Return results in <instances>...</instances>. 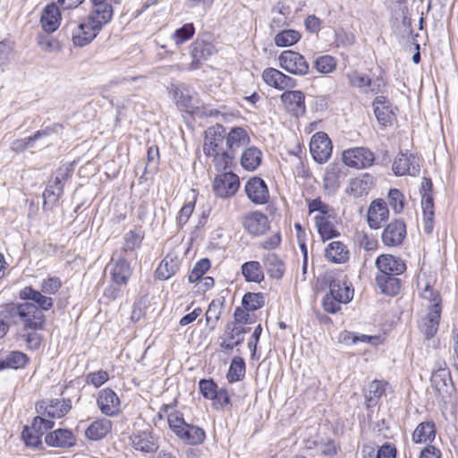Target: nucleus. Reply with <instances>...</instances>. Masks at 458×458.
<instances>
[{"mask_svg": "<svg viewBox=\"0 0 458 458\" xmlns=\"http://www.w3.org/2000/svg\"><path fill=\"white\" fill-rule=\"evenodd\" d=\"M30 358L27 354L20 351L9 352L4 359L0 360V370L5 369H23L29 363Z\"/></svg>", "mask_w": 458, "mask_h": 458, "instance_id": "obj_33", "label": "nucleus"}, {"mask_svg": "<svg viewBox=\"0 0 458 458\" xmlns=\"http://www.w3.org/2000/svg\"><path fill=\"white\" fill-rule=\"evenodd\" d=\"M420 295L423 300L428 301V305L430 310L435 309L436 305H437L438 307H442V300L439 293L435 291L428 284H426Z\"/></svg>", "mask_w": 458, "mask_h": 458, "instance_id": "obj_53", "label": "nucleus"}, {"mask_svg": "<svg viewBox=\"0 0 458 458\" xmlns=\"http://www.w3.org/2000/svg\"><path fill=\"white\" fill-rule=\"evenodd\" d=\"M179 267V261L176 257L167 255L158 265L156 275L160 280H167L174 276Z\"/></svg>", "mask_w": 458, "mask_h": 458, "instance_id": "obj_36", "label": "nucleus"}, {"mask_svg": "<svg viewBox=\"0 0 458 458\" xmlns=\"http://www.w3.org/2000/svg\"><path fill=\"white\" fill-rule=\"evenodd\" d=\"M143 238L144 234L140 228L129 231L123 237V250L128 252L140 248Z\"/></svg>", "mask_w": 458, "mask_h": 458, "instance_id": "obj_44", "label": "nucleus"}, {"mask_svg": "<svg viewBox=\"0 0 458 458\" xmlns=\"http://www.w3.org/2000/svg\"><path fill=\"white\" fill-rule=\"evenodd\" d=\"M374 153L367 148H352L344 151L343 162L353 168H367L374 163Z\"/></svg>", "mask_w": 458, "mask_h": 458, "instance_id": "obj_6", "label": "nucleus"}, {"mask_svg": "<svg viewBox=\"0 0 458 458\" xmlns=\"http://www.w3.org/2000/svg\"><path fill=\"white\" fill-rule=\"evenodd\" d=\"M330 294L341 303H348L353 298V289H352L346 283L340 281H334L330 284Z\"/></svg>", "mask_w": 458, "mask_h": 458, "instance_id": "obj_38", "label": "nucleus"}, {"mask_svg": "<svg viewBox=\"0 0 458 458\" xmlns=\"http://www.w3.org/2000/svg\"><path fill=\"white\" fill-rule=\"evenodd\" d=\"M112 428V422L107 419H99L93 421L86 429V437L90 440H100L105 437Z\"/></svg>", "mask_w": 458, "mask_h": 458, "instance_id": "obj_30", "label": "nucleus"}, {"mask_svg": "<svg viewBox=\"0 0 458 458\" xmlns=\"http://www.w3.org/2000/svg\"><path fill=\"white\" fill-rule=\"evenodd\" d=\"M223 302L219 300H213L206 311V322L210 330L215 329L222 313Z\"/></svg>", "mask_w": 458, "mask_h": 458, "instance_id": "obj_46", "label": "nucleus"}, {"mask_svg": "<svg viewBox=\"0 0 458 458\" xmlns=\"http://www.w3.org/2000/svg\"><path fill=\"white\" fill-rule=\"evenodd\" d=\"M50 133V129H46L42 131H38L34 135L24 138L18 139L13 141L12 149L15 152H22L28 148L32 147V143L38 140V139L47 136Z\"/></svg>", "mask_w": 458, "mask_h": 458, "instance_id": "obj_45", "label": "nucleus"}, {"mask_svg": "<svg viewBox=\"0 0 458 458\" xmlns=\"http://www.w3.org/2000/svg\"><path fill=\"white\" fill-rule=\"evenodd\" d=\"M341 170L336 165H329L325 172L323 182L324 188L329 191H334L339 187V178Z\"/></svg>", "mask_w": 458, "mask_h": 458, "instance_id": "obj_42", "label": "nucleus"}, {"mask_svg": "<svg viewBox=\"0 0 458 458\" xmlns=\"http://www.w3.org/2000/svg\"><path fill=\"white\" fill-rule=\"evenodd\" d=\"M21 438L27 446L38 447L42 444L41 437L31 427L26 426L21 432Z\"/></svg>", "mask_w": 458, "mask_h": 458, "instance_id": "obj_57", "label": "nucleus"}, {"mask_svg": "<svg viewBox=\"0 0 458 458\" xmlns=\"http://www.w3.org/2000/svg\"><path fill=\"white\" fill-rule=\"evenodd\" d=\"M442 307L436 305L435 309L429 310L425 318L420 322V328L427 338L433 337L438 328Z\"/></svg>", "mask_w": 458, "mask_h": 458, "instance_id": "obj_24", "label": "nucleus"}, {"mask_svg": "<svg viewBox=\"0 0 458 458\" xmlns=\"http://www.w3.org/2000/svg\"><path fill=\"white\" fill-rule=\"evenodd\" d=\"M263 81L270 87L279 90L293 89L296 81L275 68H267L262 72Z\"/></svg>", "mask_w": 458, "mask_h": 458, "instance_id": "obj_15", "label": "nucleus"}, {"mask_svg": "<svg viewBox=\"0 0 458 458\" xmlns=\"http://www.w3.org/2000/svg\"><path fill=\"white\" fill-rule=\"evenodd\" d=\"M221 339L220 347L222 349L233 350L243 343L244 336L241 335V331L236 328L235 325L227 323Z\"/></svg>", "mask_w": 458, "mask_h": 458, "instance_id": "obj_29", "label": "nucleus"}, {"mask_svg": "<svg viewBox=\"0 0 458 458\" xmlns=\"http://www.w3.org/2000/svg\"><path fill=\"white\" fill-rule=\"evenodd\" d=\"M385 393V386L381 381H372L367 392L365 393V398L367 401V406H373L377 403V399Z\"/></svg>", "mask_w": 458, "mask_h": 458, "instance_id": "obj_48", "label": "nucleus"}, {"mask_svg": "<svg viewBox=\"0 0 458 458\" xmlns=\"http://www.w3.org/2000/svg\"><path fill=\"white\" fill-rule=\"evenodd\" d=\"M12 322L19 318L24 329L42 330L46 325V316L41 309L32 302L25 301L16 305H7Z\"/></svg>", "mask_w": 458, "mask_h": 458, "instance_id": "obj_2", "label": "nucleus"}, {"mask_svg": "<svg viewBox=\"0 0 458 458\" xmlns=\"http://www.w3.org/2000/svg\"><path fill=\"white\" fill-rule=\"evenodd\" d=\"M373 185V176L369 174H363L361 176L350 181L347 191L353 197L360 198L368 195Z\"/></svg>", "mask_w": 458, "mask_h": 458, "instance_id": "obj_22", "label": "nucleus"}, {"mask_svg": "<svg viewBox=\"0 0 458 458\" xmlns=\"http://www.w3.org/2000/svg\"><path fill=\"white\" fill-rule=\"evenodd\" d=\"M406 236V225L403 221L396 219L389 223L382 233V242L386 246L400 245Z\"/></svg>", "mask_w": 458, "mask_h": 458, "instance_id": "obj_14", "label": "nucleus"}, {"mask_svg": "<svg viewBox=\"0 0 458 458\" xmlns=\"http://www.w3.org/2000/svg\"><path fill=\"white\" fill-rule=\"evenodd\" d=\"M347 78L349 83L353 87L362 88L364 86L371 85V80L368 76L359 73L358 72H352L348 73Z\"/></svg>", "mask_w": 458, "mask_h": 458, "instance_id": "obj_63", "label": "nucleus"}, {"mask_svg": "<svg viewBox=\"0 0 458 458\" xmlns=\"http://www.w3.org/2000/svg\"><path fill=\"white\" fill-rule=\"evenodd\" d=\"M432 182L429 178L424 177L421 181V208L423 211L424 231L431 233L433 231V221L435 216L433 198L431 195Z\"/></svg>", "mask_w": 458, "mask_h": 458, "instance_id": "obj_5", "label": "nucleus"}, {"mask_svg": "<svg viewBox=\"0 0 458 458\" xmlns=\"http://www.w3.org/2000/svg\"><path fill=\"white\" fill-rule=\"evenodd\" d=\"M420 162L417 155L400 153L394 160L392 169L397 176H417L420 172Z\"/></svg>", "mask_w": 458, "mask_h": 458, "instance_id": "obj_7", "label": "nucleus"}, {"mask_svg": "<svg viewBox=\"0 0 458 458\" xmlns=\"http://www.w3.org/2000/svg\"><path fill=\"white\" fill-rule=\"evenodd\" d=\"M436 437V427L433 421L420 423L412 434V441L416 444L432 442Z\"/></svg>", "mask_w": 458, "mask_h": 458, "instance_id": "obj_34", "label": "nucleus"}, {"mask_svg": "<svg viewBox=\"0 0 458 458\" xmlns=\"http://www.w3.org/2000/svg\"><path fill=\"white\" fill-rule=\"evenodd\" d=\"M388 201L395 213H401L404 208V197L397 189H391L388 193Z\"/></svg>", "mask_w": 458, "mask_h": 458, "instance_id": "obj_56", "label": "nucleus"}, {"mask_svg": "<svg viewBox=\"0 0 458 458\" xmlns=\"http://www.w3.org/2000/svg\"><path fill=\"white\" fill-rule=\"evenodd\" d=\"M45 442L51 447L69 448L75 445L76 437L70 429L58 428L47 434Z\"/></svg>", "mask_w": 458, "mask_h": 458, "instance_id": "obj_17", "label": "nucleus"}, {"mask_svg": "<svg viewBox=\"0 0 458 458\" xmlns=\"http://www.w3.org/2000/svg\"><path fill=\"white\" fill-rule=\"evenodd\" d=\"M225 134V127L218 123L209 127L205 132L203 150L204 153L212 159L217 170L226 169L225 160L222 161L220 159L226 149Z\"/></svg>", "mask_w": 458, "mask_h": 458, "instance_id": "obj_1", "label": "nucleus"}, {"mask_svg": "<svg viewBox=\"0 0 458 458\" xmlns=\"http://www.w3.org/2000/svg\"><path fill=\"white\" fill-rule=\"evenodd\" d=\"M37 411L47 419H60L65 416L72 409L69 399H53L49 402L41 401L36 405Z\"/></svg>", "mask_w": 458, "mask_h": 458, "instance_id": "obj_9", "label": "nucleus"}, {"mask_svg": "<svg viewBox=\"0 0 458 458\" xmlns=\"http://www.w3.org/2000/svg\"><path fill=\"white\" fill-rule=\"evenodd\" d=\"M168 425L170 429L177 435L180 430L183 428V427L187 424L181 414L178 411L171 412L167 418Z\"/></svg>", "mask_w": 458, "mask_h": 458, "instance_id": "obj_58", "label": "nucleus"}, {"mask_svg": "<svg viewBox=\"0 0 458 458\" xmlns=\"http://www.w3.org/2000/svg\"><path fill=\"white\" fill-rule=\"evenodd\" d=\"M335 60L330 55H322L316 59L315 68L320 73H330L335 70Z\"/></svg>", "mask_w": 458, "mask_h": 458, "instance_id": "obj_54", "label": "nucleus"}, {"mask_svg": "<svg viewBox=\"0 0 458 458\" xmlns=\"http://www.w3.org/2000/svg\"><path fill=\"white\" fill-rule=\"evenodd\" d=\"M376 282L381 292L386 295L394 296L400 291V280L396 276L377 273Z\"/></svg>", "mask_w": 458, "mask_h": 458, "instance_id": "obj_32", "label": "nucleus"}, {"mask_svg": "<svg viewBox=\"0 0 458 458\" xmlns=\"http://www.w3.org/2000/svg\"><path fill=\"white\" fill-rule=\"evenodd\" d=\"M242 306L247 310H256L264 304L263 296L260 293H247L242 298Z\"/></svg>", "mask_w": 458, "mask_h": 458, "instance_id": "obj_52", "label": "nucleus"}, {"mask_svg": "<svg viewBox=\"0 0 458 458\" xmlns=\"http://www.w3.org/2000/svg\"><path fill=\"white\" fill-rule=\"evenodd\" d=\"M108 21L89 14L86 21L77 23L70 22L67 27L72 30V40L75 46L84 47L90 43Z\"/></svg>", "mask_w": 458, "mask_h": 458, "instance_id": "obj_3", "label": "nucleus"}, {"mask_svg": "<svg viewBox=\"0 0 458 458\" xmlns=\"http://www.w3.org/2000/svg\"><path fill=\"white\" fill-rule=\"evenodd\" d=\"M376 266L378 273L390 276H397L403 274L406 270L404 262L393 255H381L376 260Z\"/></svg>", "mask_w": 458, "mask_h": 458, "instance_id": "obj_20", "label": "nucleus"}, {"mask_svg": "<svg viewBox=\"0 0 458 458\" xmlns=\"http://www.w3.org/2000/svg\"><path fill=\"white\" fill-rule=\"evenodd\" d=\"M326 258L332 263L343 264L350 259V251L344 242L335 241L327 246Z\"/></svg>", "mask_w": 458, "mask_h": 458, "instance_id": "obj_26", "label": "nucleus"}, {"mask_svg": "<svg viewBox=\"0 0 458 458\" xmlns=\"http://www.w3.org/2000/svg\"><path fill=\"white\" fill-rule=\"evenodd\" d=\"M314 219L318 231L323 240L331 239L339 234L335 225L325 216H316Z\"/></svg>", "mask_w": 458, "mask_h": 458, "instance_id": "obj_43", "label": "nucleus"}, {"mask_svg": "<svg viewBox=\"0 0 458 458\" xmlns=\"http://www.w3.org/2000/svg\"><path fill=\"white\" fill-rule=\"evenodd\" d=\"M194 32L195 29L193 24L187 23L180 29L176 30L171 38L174 44L176 46H179L183 42L189 40L194 35Z\"/></svg>", "mask_w": 458, "mask_h": 458, "instance_id": "obj_50", "label": "nucleus"}, {"mask_svg": "<svg viewBox=\"0 0 458 458\" xmlns=\"http://www.w3.org/2000/svg\"><path fill=\"white\" fill-rule=\"evenodd\" d=\"M200 393L205 398L212 399L216 396V392L218 389L216 384L213 380L201 379L199 383Z\"/></svg>", "mask_w": 458, "mask_h": 458, "instance_id": "obj_62", "label": "nucleus"}, {"mask_svg": "<svg viewBox=\"0 0 458 458\" xmlns=\"http://www.w3.org/2000/svg\"><path fill=\"white\" fill-rule=\"evenodd\" d=\"M176 436L187 445H198L204 441L205 431L191 424H186Z\"/></svg>", "mask_w": 458, "mask_h": 458, "instance_id": "obj_31", "label": "nucleus"}, {"mask_svg": "<svg viewBox=\"0 0 458 458\" xmlns=\"http://www.w3.org/2000/svg\"><path fill=\"white\" fill-rule=\"evenodd\" d=\"M54 426L55 422L53 420H48L45 416L39 414L38 416L34 418L30 427L36 433H38V435L42 437L44 434L47 432V430L51 429Z\"/></svg>", "mask_w": 458, "mask_h": 458, "instance_id": "obj_55", "label": "nucleus"}, {"mask_svg": "<svg viewBox=\"0 0 458 458\" xmlns=\"http://www.w3.org/2000/svg\"><path fill=\"white\" fill-rule=\"evenodd\" d=\"M211 400H213V406L217 410H223L225 406L230 404V395L225 388L217 389L216 396Z\"/></svg>", "mask_w": 458, "mask_h": 458, "instance_id": "obj_59", "label": "nucleus"}, {"mask_svg": "<svg viewBox=\"0 0 458 458\" xmlns=\"http://www.w3.org/2000/svg\"><path fill=\"white\" fill-rule=\"evenodd\" d=\"M310 149L316 162L319 164L327 162L332 154V143L327 134L323 131L315 133L311 137Z\"/></svg>", "mask_w": 458, "mask_h": 458, "instance_id": "obj_10", "label": "nucleus"}, {"mask_svg": "<svg viewBox=\"0 0 458 458\" xmlns=\"http://www.w3.org/2000/svg\"><path fill=\"white\" fill-rule=\"evenodd\" d=\"M281 68L293 75H305L309 72V64L305 58L299 53L287 50L279 55Z\"/></svg>", "mask_w": 458, "mask_h": 458, "instance_id": "obj_8", "label": "nucleus"}, {"mask_svg": "<svg viewBox=\"0 0 458 458\" xmlns=\"http://www.w3.org/2000/svg\"><path fill=\"white\" fill-rule=\"evenodd\" d=\"M210 262L208 259H200L199 262L195 264L192 270L189 275V282L190 283H197L199 280L202 279L205 273L209 269Z\"/></svg>", "mask_w": 458, "mask_h": 458, "instance_id": "obj_51", "label": "nucleus"}, {"mask_svg": "<svg viewBox=\"0 0 458 458\" xmlns=\"http://www.w3.org/2000/svg\"><path fill=\"white\" fill-rule=\"evenodd\" d=\"M243 227L249 233L259 236L264 234L268 230L269 222L266 215L255 211L245 216Z\"/></svg>", "mask_w": 458, "mask_h": 458, "instance_id": "obj_18", "label": "nucleus"}, {"mask_svg": "<svg viewBox=\"0 0 458 458\" xmlns=\"http://www.w3.org/2000/svg\"><path fill=\"white\" fill-rule=\"evenodd\" d=\"M250 141V137L245 129L234 127L225 134V147L224 156L220 159L225 160L226 168L232 165L238 150L245 147Z\"/></svg>", "mask_w": 458, "mask_h": 458, "instance_id": "obj_4", "label": "nucleus"}, {"mask_svg": "<svg viewBox=\"0 0 458 458\" xmlns=\"http://www.w3.org/2000/svg\"><path fill=\"white\" fill-rule=\"evenodd\" d=\"M284 109L294 116L305 113V95L301 90H287L280 96Z\"/></svg>", "mask_w": 458, "mask_h": 458, "instance_id": "obj_13", "label": "nucleus"}, {"mask_svg": "<svg viewBox=\"0 0 458 458\" xmlns=\"http://www.w3.org/2000/svg\"><path fill=\"white\" fill-rule=\"evenodd\" d=\"M262 152L256 147L245 149L241 157L242 166L248 171H254L260 165Z\"/></svg>", "mask_w": 458, "mask_h": 458, "instance_id": "obj_37", "label": "nucleus"}, {"mask_svg": "<svg viewBox=\"0 0 458 458\" xmlns=\"http://www.w3.org/2000/svg\"><path fill=\"white\" fill-rule=\"evenodd\" d=\"M62 282L59 277L52 276L41 283V292L47 294H55L60 289Z\"/></svg>", "mask_w": 458, "mask_h": 458, "instance_id": "obj_60", "label": "nucleus"}, {"mask_svg": "<svg viewBox=\"0 0 458 458\" xmlns=\"http://www.w3.org/2000/svg\"><path fill=\"white\" fill-rule=\"evenodd\" d=\"M263 264L271 277L278 279L283 276L284 272V266L276 254H267L264 258Z\"/></svg>", "mask_w": 458, "mask_h": 458, "instance_id": "obj_40", "label": "nucleus"}, {"mask_svg": "<svg viewBox=\"0 0 458 458\" xmlns=\"http://www.w3.org/2000/svg\"><path fill=\"white\" fill-rule=\"evenodd\" d=\"M301 36L298 31L286 30L277 33L275 37V44L277 47H288L299 41Z\"/></svg>", "mask_w": 458, "mask_h": 458, "instance_id": "obj_49", "label": "nucleus"}, {"mask_svg": "<svg viewBox=\"0 0 458 458\" xmlns=\"http://www.w3.org/2000/svg\"><path fill=\"white\" fill-rule=\"evenodd\" d=\"M213 55V47L204 41H196L191 45V55L192 58L191 69L195 70L199 65Z\"/></svg>", "mask_w": 458, "mask_h": 458, "instance_id": "obj_27", "label": "nucleus"}, {"mask_svg": "<svg viewBox=\"0 0 458 458\" xmlns=\"http://www.w3.org/2000/svg\"><path fill=\"white\" fill-rule=\"evenodd\" d=\"M242 273L248 282L260 283L264 280V273L258 261H248L242 264Z\"/></svg>", "mask_w": 458, "mask_h": 458, "instance_id": "obj_39", "label": "nucleus"}, {"mask_svg": "<svg viewBox=\"0 0 458 458\" xmlns=\"http://www.w3.org/2000/svg\"><path fill=\"white\" fill-rule=\"evenodd\" d=\"M245 363L240 357L233 359L226 377L230 383L241 380L244 377Z\"/></svg>", "mask_w": 458, "mask_h": 458, "instance_id": "obj_47", "label": "nucleus"}, {"mask_svg": "<svg viewBox=\"0 0 458 458\" xmlns=\"http://www.w3.org/2000/svg\"><path fill=\"white\" fill-rule=\"evenodd\" d=\"M22 300L32 301L38 308L41 309V312L47 311L53 307V299L43 295L41 292L34 290L30 286L24 287L20 293Z\"/></svg>", "mask_w": 458, "mask_h": 458, "instance_id": "obj_25", "label": "nucleus"}, {"mask_svg": "<svg viewBox=\"0 0 458 458\" xmlns=\"http://www.w3.org/2000/svg\"><path fill=\"white\" fill-rule=\"evenodd\" d=\"M60 7L55 4H47L41 14L40 22L47 32H54L57 30L61 21Z\"/></svg>", "mask_w": 458, "mask_h": 458, "instance_id": "obj_21", "label": "nucleus"}, {"mask_svg": "<svg viewBox=\"0 0 458 458\" xmlns=\"http://www.w3.org/2000/svg\"><path fill=\"white\" fill-rule=\"evenodd\" d=\"M109 379L108 373L105 370H98L87 375L86 381L88 384L93 385L95 387H99Z\"/></svg>", "mask_w": 458, "mask_h": 458, "instance_id": "obj_61", "label": "nucleus"}, {"mask_svg": "<svg viewBox=\"0 0 458 458\" xmlns=\"http://www.w3.org/2000/svg\"><path fill=\"white\" fill-rule=\"evenodd\" d=\"M374 113L379 123L387 126L394 119V113L384 96L377 97L373 101Z\"/></svg>", "mask_w": 458, "mask_h": 458, "instance_id": "obj_23", "label": "nucleus"}, {"mask_svg": "<svg viewBox=\"0 0 458 458\" xmlns=\"http://www.w3.org/2000/svg\"><path fill=\"white\" fill-rule=\"evenodd\" d=\"M396 448L394 445L386 443L377 451V458H395Z\"/></svg>", "mask_w": 458, "mask_h": 458, "instance_id": "obj_64", "label": "nucleus"}, {"mask_svg": "<svg viewBox=\"0 0 458 458\" xmlns=\"http://www.w3.org/2000/svg\"><path fill=\"white\" fill-rule=\"evenodd\" d=\"M389 216V210L386 203L377 199L373 200L368 210L367 222L371 229H378L381 227L383 222H385Z\"/></svg>", "mask_w": 458, "mask_h": 458, "instance_id": "obj_16", "label": "nucleus"}, {"mask_svg": "<svg viewBox=\"0 0 458 458\" xmlns=\"http://www.w3.org/2000/svg\"><path fill=\"white\" fill-rule=\"evenodd\" d=\"M133 446L142 452H153L157 448V438L148 431H142L132 437Z\"/></svg>", "mask_w": 458, "mask_h": 458, "instance_id": "obj_35", "label": "nucleus"}, {"mask_svg": "<svg viewBox=\"0 0 458 458\" xmlns=\"http://www.w3.org/2000/svg\"><path fill=\"white\" fill-rule=\"evenodd\" d=\"M97 404L101 413L106 416L114 417L120 412V399L111 388H105L98 392Z\"/></svg>", "mask_w": 458, "mask_h": 458, "instance_id": "obj_12", "label": "nucleus"}, {"mask_svg": "<svg viewBox=\"0 0 458 458\" xmlns=\"http://www.w3.org/2000/svg\"><path fill=\"white\" fill-rule=\"evenodd\" d=\"M111 275L114 284L118 286L125 285L131 275V267L127 260L120 259L111 263Z\"/></svg>", "mask_w": 458, "mask_h": 458, "instance_id": "obj_28", "label": "nucleus"}, {"mask_svg": "<svg viewBox=\"0 0 458 458\" xmlns=\"http://www.w3.org/2000/svg\"><path fill=\"white\" fill-rule=\"evenodd\" d=\"M92 10L90 15L103 20V21H110L113 16V7L106 0H91Z\"/></svg>", "mask_w": 458, "mask_h": 458, "instance_id": "obj_41", "label": "nucleus"}, {"mask_svg": "<svg viewBox=\"0 0 458 458\" xmlns=\"http://www.w3.org/2000/svg\"><path fill=\"white\" fill-rule=\"evenodd\" d=\"M245 191L248 198L255 204H265L269 199L267 187L265 182L259 177H254L247 182Z\"/></svg>", "mask_w": 458, "mask_h": 458, "instance_id": "obj_19", "label": "nucleus"}, {"mask_svg": "<svg viewBox=\"0 0 458 458\" xmlns=\"http://www.w3.org/2000/svg\"><path fill=\"white\" fill-rule=\"evenodd\" d=\"M239 186V177L231 172L217 175L213 182L216 195L223 199L234 195Z\"/></svg>", "mask_w": 458, "mask_h": 458, "instance_id": "obj_11", "label": "nucleus"}]
</instances>
